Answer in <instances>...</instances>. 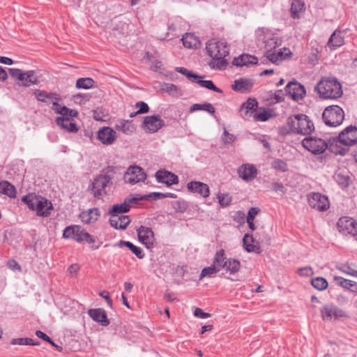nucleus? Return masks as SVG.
<instances>
[{
  "instance_id": "1",
  "label": "nucleus",
  "mask_w": 357,
  "mask_h": 357,
  "mask_svg": "<svg viewBox=\"0 0 357 357\" xmlns=\"http://www.w3.org/2000/svg\"><path fill=\"white\" fill-rule=\"evenodd\" d=\"M206 50L208 55L211 58L208 66L213 70H223L228 63L225 59L229 52L226 42L211 39L206 43Z\"/></svg>"
},
{
  "instance_id": "2",
  "label": "nucleus",
  "mask_w": 357,
  "mask_h": 357,
  "mask_svg": "<svg viewBox=\"0 0 357 357\" xmlns=\"http://www.w3.org/2000/svg\"><path fill=\"white\" fill-rule=\"evenodd\" d=\"M116 167L109 166L102 171V174L93 179L91 185L89 186V190L94 197L99 199L106 195V188L112 184V180L116 173Z\"/></svg>"
},
{
  "instance_id": "3",
  "label": "nucleus",
  "mask_w": 357,
  "mask_h": 357,
  "mask_svg": "<svg viewBox=\"0 0 357 357\" xmlns=\"http://www.w3.org/2000/svg\"><path fill=\"white\" fill-rule=\"evenodd\" d=\"M319 97L324 99L335 100L343 93L342 85L336 78L323 77L315 86Z\"/></svg>"
},
{
  "instance_id": "4",
  "label": "nucleus",
  "mask_w": 357,
  "mask_h": 357,
  "mask_svg": "<svg viewBox=\"0 0 357 357\" xmlns=\"http://www.w3.org/2000/svg\"><path fill=\"white\" fill-rule=\"evenodd\" d=\"M287 126L290 131L288 133L292 132L302 135H307L311 134L314 130V126L309 117L305 114H300L287 119Z\"/></svg>"
},
{
  "instance_id": "5",
  "label": "nucleus",
  "mask_w": 357,
  "mask_h": 357,
  "mask_svg": "<svg viewBox=\"0 0 357 357\" xmlns=\"http://www.w3.org/2000/svg\"><path fill=\"white\" fill-rule=\"evenodd\" d=\"M255 33L258 41L264 44L266 52L274 51L282 45V40L270 29L259 28Z\"/></svg>"
},
{
  "instance_id": "6",
  "label": "nucleus",
  "mask_w": 357,
  "mask_h": 357,
  "mask_svg": "<svg viewBox=\"0 0 357 357\" xmlns=\"http://www.w3.org/2000/svg\"><path fill=\"white\" fill-rule=\"evenodd\" d=\"M322 119L328 126L337 127L342 124L344 119V113L340 107L331 105L324 109Z\"/></svg>"
},
{
  "instance_id": "7",
  "label": "nucleus",
  "mask_w": 357,
  "mask_h": 357,
  "mask_svg": "<svg viewBox=\"0 0 357 357\" xmlns=\"http://www.w3.org/2000/svg\"><path fill=\"white\" fill-rule=\"evenodd\" d=\"M64 238H72L78 243L86 241L91 244L95 243V239L81 226L71 225L65 228L63 232Z\"/></svg>"
},
{
  "instance_id": "8",
  "label": "nucleus",
  "mask_w": 357,
  "mask_h": 357,
  "mask_svg": "<svg viewBox=\"0 0 357 357\" xmlns=\"http://www.w3.org/2000/svg\"><path fill=\"white\" fill-rule=\"evenodd\" d=\"M320 313L323 320L327 321H335L340 318L348 317L344 310L333 303L324 305L320 310Z\"/></svg>"
},
{
  "instance_id": "9",
  "label": "nucleus",
  "mask_w": 357,
  "mask_h": 357,
  "mask_svg": "<svg viewBox=\"0 0 357 357\" xmlns=\"http://www.w3.org/2000/svg\"><path fill=\"white\" fill-rule=\"evenodd\" d=\"M302 146L313 154H320L327 149V142L319 137H307L303 139Z\"/></svg>"
},
{
  "instance_id": "10",
  "label": "nucleus",
  "mask_w": 357,
  "mask_h": 357,
  "mask_svg": "<svg viewBox=\"0 0 357 357\" xmlns=\"http://www.w3.org/2000/svg\"><path fill=\"white\" fill-rule=\"evenodd\" d=\"M146 178V174L144 169L139 166H130L124 174V181L126 183L131 185L143 182Z\"/></svg>"
},
{
  "instance_id": "11",
  "label": "nucleus",
  "mask_w": 357,
  "mask_h": 357,
  "mask_svg": "<svg viewBox=\"0 0 357 357\" xmlns=\"http://www.w3.org/2000/svg\"><path fill=\"white\" fill-rule=\"evenodd\" d=\"M165 121L160 115L146 116L144 118L142 128L146 132L155 133L162 128Z\"/></svg>"
},
{
  "instance_id": "12",
  "label": "nucleus",
  "mask_w": 357,
  "mask_h": 357,
  "mask_svg": "<svg viewBox=\"0 0 357 357\" xmlns=\"http://www.w3.org/2000/svg\"><path fill=\"white\" fill-rule=\"evenodd\" d=\"M309 205L319 211H324L330 206L328 199L326 196L319 192H312L308 195Z\"/></svg>"
},
{
  "instance_id": "13",
  "label": "nucleus",
  "mask_w": 357,
  "mask_h": 357,
  "mask_svg": "<svg viewBox=\"0 0 357 357\" xmlns=\"http://www.w3.org/2000/svg\"><path fill=\"white\" fill-rule=\"evenodd\" d=\"M337 229L344 235L356 236L357 234V223L349 217H342L339 219Z\"/></svg>"
},
{
  "instance_id": "14",
  "label": "nucleus",
  "mask_w": 357,
  "mask_h": 357,
  "mask_svg": "<svg viewBox=\"0 0 357 357\" xmlns=\"http://www.w3.org/2000/svg\"><path fill=\"white\" fill-rule=\"evenodd\" d=\"M137 231L139 241L144 245L147 249H151L155 241L152 229L145 226H140Z\"/></svg>"
},
{
  "instance_id": "15",
  "label": "nucleus",
  "mask_w": 357,
  "mask_h": 357,
  "mask_svg": "<svg viewBox=\"0 0 357 357\" xmlns=\"http://www.w3.org/2000/svg\"><path fill=\"white\" fill-rule=\"evenodd\" d=\"M137 200H139V197L130 195L124 199L123 203L112 206L109 208L108 213L109 215H119L127 213L130 211L131 204L135 203Z\"/></svg>"
},
{
  "instance_id": "16",
  "label": "nucleus",
  "mask_w": 357,
  "mask_h": 357,
  "mask_svg": "<svg viewBox=\"0 0 357 357\" xmlns=\"http://www.w3.org/2000/svg\"><path fill=\"white\" fill-rule=\"evenodd\" d=\"M285 92L294 100L302 99L306 93L304 86L296 81L287 84L285 86Z\"/></svg>"
},
{
  "instance_id": "17",
  "label": "nucleus",
  "mask_w": 357,
  "mask_h": 357,
  "mask_svg": "<svg viewBox=\"0 0 357 357\" xmlns=\"http://www.w3.org/2000/svg\"><path fill=\"white\" fill-rule=\"evenodd\" d=\"M291 54L289 48L283 47L276 49L274 51L266 52L264 57L273 63H277L278 61L290 57Z\"/></svg>"
},
{
  "instance_id": "18",
  "label": "nucleus",
  "mask_w": 357,
  "mask_h": 357,
  "mask_svg": "<svg viewBox=\"0 0 357 357\" xmlns=\"http://www.w3.org/2000/svg\"><path fill=\"white\" fill-rule=\"evenodd\" d=\"M343 145L350 146L357 143V128L350 126L343 130L339 135Z\"/></svg>"
},
{
  "instance_id": "19",
  "label": "nucleus",
  "mask_w": 357,
  "mask_h": 357,
  "mask_svg": "<svg viewBox=\"0 0 357 357\" xmlns=\"http://www.w3.org/2000/svg\"><path fill=\"white\" fill-rule=\"evenodd\" d=\"M155 176L158 183H164L167 186L178 183V176L166 169H159L156 172Z\"/></svg>"
},
{
  "instance_id": "20",
  "label": "nucleus",
  "mask_w": 357,
  "mask_h": 357,
  "mask_svg": "<svg viewBox=\"0 0 357 357\" xmlns=\"http://www.w3.org/2000/svg\"><path fill=\"white\" fill-rule=\"evenodd\" d=\"M327 149L335 155H344L349 151V146L343 145L340 136L330 139L327 142Z\"/></svg>"
},
{
  "instance_id": "21",
  "label": "nucleus",
  "mask_w": 357,
  "mask_h": 357,
  "mask_svg": "<svg viewBox=\"0 0 357 357\" xmlns=\"http://www.w3.org/2000/svg\"><path fill=\"white\" fill-rule=\"evenodd\" d=\"M98 139L105 145H110L116 139V132L110 127H104L98 132Z\"/></svg>"
},
{
  "instance_id": "22",
  "label": "nucleus",
  "mask_w": 357,
  "mask_h": 357,
  "mask_svg": "<svg viewBox=\"0 0 357 357\" xmlns=\"http://www.w3.org/2000/svg\"><path fill=\"white\" fill-rule=\"evenodd\" d=\"M237 173L243 180L250 181L257 176V169L253 165L244 164L238 167Z\"/></svg>"
},
{
  "instance_id": "23",
  "label": "nucleus",
  "mask_w": 357,
  "mask_h": 357,
  "mask_svg": "<svg viewBox=\"0 0 357 357\" xmlns=\"http://www.w3.org/2000/svg\"><path fill=\"white\" fill-rule=\"evenodd\" d=\"M52 209L53 205L51 202L45 198L38 197L35 208L38 215L47 217L50 215Z\"/></svg>"
},
{
  "instance_id": "24",
  "label": "nucleus",
  "mask_w": 357,
  "mask_h": 357,
  "mask_svg": "<svg viewBox=\"0 0 357 357\" xmlns=\"http://www.w3.org/2000/svg\"><path fill=\"white\" fill-rule=\"evenodd\" d=\"M187 187L189 191L197 193L204 198L208 197L210 195L209 186L204 183L191 181L188 183Z\"/></svg>"
},
{
  "instance_id": "25",
  "label": "nucleus",
  "mask_w": 357,
  "mask_h": 357,
  "mask_svg": "<svg viewBox=\"0 0 357 357\" xmlns=\"http://www.w3.org/2000/svg\"><path fill=\"white\" fill-rule=\"evenodd\" d=\"M88 314L93 321L100 323L102 326H107L109 324V321L104 309H91L89 310Z\"/></svg>"
},
{
  "instance_id": "26",
  "label": "nucleus",
  "mask_w": 357,
  "mask_h": 357,
  "mask_svg": "<svg viewBox=\"0 0 357 357\" xmlns=\"http://www.w3.org/2000/svg\"><path fill=\"white\" fill-rule=\"evenodd\" d=\"M110 225L116 229H126L130 222L128 215H110Z\"/></svg>"
},
{
  "instance_id": "27",
  "label": "nucleus",
  "mask_w": 357,
  "mask_h": 357,
  "mask_svg": "<svg viewBox=\"0 0 357 357\" xmlns=\"http://www.w3.org/2000/svg\"><path fill=\"white\" fill-rule=\"evenodd\" d=\"M344 43V34L340 30H335L331 36L327 43L328 47L331 50H335Z\"/></svg>"
},
{
  "instance_id": "28",
  "label": "nucleus",
  "mask_w": 357,
  "mask_h": 357,
  "mask_svg": "<svg viewBox=\"0 0 357 357\" xmlns=\"http://www.w3.org/2000/svg\"><path fill=\"white\" fill-rule=\"evenodd\" d=\"M254 84V82L251 79H236L231 85V89L238 92L245 93L251 90Z\"/></svg>"
},
{
  "instance_id": "29",
  "label": "nucleus",
  "mask_w": 357,
  "mask_h": 357,
  "mask_svg": "<svg viewBox=\"0 0 357 357\" xmlns=\"http://www.w3.org/2000/svg\"><path fill=\"white\" fill-rule=\"evenodd\" d=\"M243 243L245 249L249 252L259 254L261 252V247L252 235L245 234L243 238Z\"/></svg>"
},
{
  "instance_id": "30",
  "label": "nucleus",
  "mask_w": 357,
  "mask_h": 357,
  "mask_svg": "<svg viewBox=\"0 0 357 357\" xmlns=\"http://www.w3.org/2000/svg\"><path fill=\"white\" fill-rule=\"evenodd\" d=\"M56 123L62 129L69 132H76L78 131L77 125L72 118L57 117Z\"/></svg>"
},
{
  "instance_id": "31",
  "label": "nucleus",
  "mask_w": 357,
  "mask_h": 357,
  "mask_svg": "<svg viewBox=\"0 0 357 357\" xmlns=\"http://www.w3.org/2000/svg\"><path fill=\"white\" fill-rule=\"evenodd\" d=\"M100 215L99 210L96 208L83 211L79 217L83 222L91 224L96 222Z\"/></svg>"
},
{
  "instance_id": "32",
  "label": "nucleus",
  "mask_w": 357,
  "mask_h": 357,
  "mask_svg": "<svg viewBox=\"0 0 357 357\" xmlns=\"http://www.w3.org/2000/svg\"><path fill=\"white\" fill-rule=\"evenodd\" d=\"M23 75V79L20 80V82L17 83L19 86L29 87L38 83V79L35 75V72L33 70L24 72Z\"/></svg>"
},
{
  "instance_id": "33",
  "label": "nucleus",
  "mask_w": 357,
  "mask_h": 357,
  "mask_svg": "<svg viewBox=\"0 0 357 357\" xmlns=\"http://www.w3.org/2000/svg\"><path fill=\"white\" fill-rule=\"evenodd\" d=\"M258 59L250 54H242L233 61V64L236 66H244L250 64H257Z\"/></svg>"
},
{
  "instance_id": "34",
  "label": "nucleus",
  "mask_w": 357,
  "mask_h": 357,
  "mask_svg": "<svg viewBox=\"0 0 357 357\" xmlns=\"http://www.w3.org/2000/svg\"><path fill=\"white\" fill-rule=\"evenodd\" d=\"M115 128L126 135H131L135 130V127L132 121L128 120H121L115 125Z\"/></svg>"
},
{
  "instance_id": "35",
  "label": "nucleus",
  "mask_w": 357,
  "mask_h": 357,
  "mask_svg": "<svg viewBox=\"0 0 357 357\" xmlns=\"http://www.w3.org/2000/svg\"><path fill=\"white\" fill-rule=\"evenodd\" d=\"M0 194L7 195L10 198L16 196V189L13 185L7 181L0 182Z\"/></svg>"
},
{
  "instance_id": "36",
  "label": "nucleus",
  "mask_w": 357,
  "mask_h": 357,
  "mask_svg": "<svg viewBox=\"0 0 357 357\" xmlns=\"http://www.w3.org/2000/svg\"><path fill=\"white\" fill-rule=\"evenodd\" d=\"M241 267L240 261L237 259L229 258L225 261L223 269L230 274H234L237 273Z\"/></svg>"
},
{
  "instance_id": "37",
  "label": "nucleus",
  "mask_w": 357,
  "mask_h": 357,
  "mask_svg": "<svg viewBox=\"0 0 357 357\" xmlns=\"http://www.w3.org/2000/svg\"><path fill=\"white\" fill-rule=\"evenodd\" d=\"M181 40L183 42V45L188 48L197 47L199 42L198 38L196 36H195L194 34L190 33H186L185 34H184L181 38Z\"/></svg>"
},
{
  "instance_id": "38",
  "label": "nucleus",
  "mask_w": 357,
  "mask_h": 357,
  "mask_svg": "<svg viewBox=\"0 0 357 357\" xmlns=\"http://www.w3.org/2000/svg\"><path fill=\"white\" fill-rule=\"evenodd\" d=\"M305 4L301 0H294L291 3V17L294 18H298L299 14L304 10Z\"/></svg>"
},
{
  "instance_id": "39",
  "label": "nucleus",
  "mask_w": 357,
  "mask_h": 357,
  "mask_svg": "<svg viewBox=\"0 0 357 357\" xmlns=\"http://www.w3.org/2000/svg\"><path fill=\"white\" fill-rule=\"evenodd\" d=\"M226 258L225 257L224 250H220L215 253L213 260V265L218 270L220 271L225 264Z\"/></svg>"
},
{
  "instance_id": "40",
  "label": "nucleus",
  "mask_w": 357,
  "mask_h": 357,
  "mask_svg": "<svg viewBox=\"0 0 357 357\" xmlns=\"http://www.w3.org/2000/svg\"><path fill=\"white\" fill-rule=\"evenodd\" d=\"M119 246H126L139 259H143L144 257V254L142 250L132 244L131 242L120 241Z\"/></svg>"
},
{
  "instance_id": "41",
  "label": "nucleus",
  "mask_w": 357,
  "mask_h": 357,
  "mask_svg": "<svg viewBox=\"0 0 357 357\" xmlns=\"http://www.w3.org/2000/svg\"><path fill=\"white\" fill-rule=\"evenodd\" d=\"M334 281L340 287L345 288L347 289H350L352 291H354V289H351L352 287L356 285V282L350 280L345 279L340 276H335L333 278Z\"/></svg>"
},
{
  "instance_id": "42",
  "label": "nucleus",
  "mask_w": 357,
  "mask_h": 357,
  "mask_svg": "<svg viewBox=\"0 0 357 357\" xmlns=\"http://www.w3.org/2000/svg\"><path fill=\"white\" fill-rule=\"evenodd\" d=\"M193 82L199 84L202 87L206 88L219 93H222V91L215 86L211 80H203L202 78H197V79L193 80Z\"/></svg>"
},
{
  "instance_id": "43",
  "label": "nucleus",
  "mask_w": 357,
  "mask_h": 357,
  "mask_svg": "<svg viewBox=\"0 0 357 357\" xmlns=\"http://www.w3.org/2000/svg\"><path fill=\"white\" fill-rule=\"evenodd\" d=\"M257 102L255 99L249 98L244 102L241 107V111H245V114L247 115L249 112L253 113L256 111L257 107Z\"/></svg>"
},
{
  "instance_id": "44",
  "label": "nucleus",
  "mask_w": 357,
  "mask_h": 357,
  "mask_svg": "<svg viewBox=\"0 0 357 357\" xmlns=\"http://www.w3.org/2000/svg\"><path fill=\"white\" fill-rule=\"evenodd\" d=\"M34 95L37 100L40 102H47V99H56L57 95L56 93H48L44 91L36 90Z\"/></svg>"
},
{
  "instance_id": "45",
  "label": "nucleus",
  "mask_w": 357,
  "mask_h": 357,
  "mask_svg": "<svg viewBox=\"0 0 357 357\" xmlns=\"http://www.w3.org/2000/svg\"><path fill=\"white\" fill-rule=\"evenodd\" d=\"M312 285L319 291L326 289L328 287L327 280L322 277H317L312 280Z\"/></svg>"
},
{
  "instance_id": "46",
  "label": "nucleus",
  "mask_w": 357,
  "mask_h": 357,
  "mask_svg": "<svg viewBox=\"0 0 357 357\" xmlns=\"http://www.w3.org/2000/svg\"><path fill=\"white\" fill-rule=\"evenodd\" d=\"M94 81L92 78H79L76 82V87L78 89H88L93 86Z\"/></svg>"
},
{
  "instance_id": "47",
  "label": "nucleus",
  "mask_w": 357,
  "mask_h": 357,
  "mask_svg": "<svg viewBox=\"0 0 357 357\" xmlns=\"http://www.w3.org/2000/svg\"><path fill=\"white\" fill-rule=\"evenodd\" d=\"M38 198V197L35 195L29 194L22 197V202L28 206L29 208L35 211Z\"/></svg>"
},
{
  "instance_id": "48",
  "label": "nucleus",
  "mask_w": 357,
  "mask_h": 357,
  "mask_svg": "<svg viewBox=\"0 0 357 357\" xmlns=\"http://www.w3.org/2000/svg\"><path fill=\"white\" fill-rule=\"evenodd\" d=\"M13 345H38V342H35L33 339L29 337H20L13 339L10 342Z\"/></svg>"
},
{
  "instance_id": "49",
  "label": "nucleus",
  "mask_w": 357,
  "mask_h": 357,
  "mask_svg": "<svg viewBox=\"0 0 357 357\" xmlns=\"http://www.w3.org/2000/svg\"><path fill=\"white\" fill-rule=\"evenodd\" d=\"M217 199L218 200V203L222 207L228 206L232 200L231 197L228 193L221 192L217 194Z\"/></svg>"
},
{
  "instance_id": "50",
  "label": "nucleus",
  "mask_w": 357,
  "mask_h": 357,
  "mask_svg": "<svg viewBox=\"0 0 357 357\" xmlns=\"http://www.w3.org/2000/svg\"><path fill=\"white\" fill-rule=\"evenodd\" d=\"M176 71L186 76V77L188 79L192 80V82H193V80L197 79V78H203L204 77L199 76V75L195 74L192 71H190L183 67H177L176 68Z\"/></svg>"
},
{
  "instance_id": "51",
  "label": "nucleus",
  "mask_w": 357,
  "mask_h": 357,
  "mask_svg": "<svg viewBox=\"0 0 357 357\" xmlns=\"http://www.w3.org/2000/svg\"><path fill=\"white\" fill-rule=\"evenodd\" d=\"M284 93L282 90H277L270 94L268 100H270L272 104L282 102L284 100Z\"/></svg>"
},
{
  "instance_id": "52",
  "label": "nucleus",
  "mask_w": 357,
  "mask_h": 357,
  "mask_svg": "<svg viewBox=\"0 0 357 357\" xmlns=\"http://www.w3.org/2000/svg\"><path fill=\"white\" fill-rule=\"evenodd\" d=\"M218 271L213 264L210 266L205 267L202 269L199 275V280H202L204 278L208 276L211 277L213 275L216 274Z\"/></svg>"
},
{
  "instance_id": "53",
  "label": "nucleus",
  "mask_w": 357,
  "mask_h": 357,
  "mask_svg": "<svg viewBox=\"0 0 357 357\" xmlns=\"http://www.w3.org/2000/svg\"><path fill=\"white\" fill-rule=\"evenodd\" d=\"M271 166L273 169L282 172H284L287 169V163L280 159H276L273 160L271 163Z\"/></svg>"
},
{
  "instance_id": "54",
  "label": "nucleus",
  "mask_w": 357,
  "mask_h": 357,
  "mask_svg": "<svg viewBox=\"0 0 357 357\" xmlns=\"http://www.w3.org/2000/svg\"><path fill=\"white\" fill-rule=\"evenodd\" d=\"M60 114L61 115L60 117L63 118H73L77 116L78 112L76 110L70 109L67 107H62Z\"/></svg>"
},
{
  "instance_id": "55",
  "label": "nucleus",
  "mask_w": 357,
  "mask_h": 357,
  "mask_svg": "<svg viewBox=\"0 0 357 357\" xmlns=\"http://www.w3.org/2000/svg\"><path fill=\"white\" fill-rule=\"evenodd\" d=\"M9 73L10 76L15 78L18 82H20V80L23 79V73L20 69L18 68H9Z\"/></svg>"
},
{
  "instance_id": "56",
  "label": "nucleus",
  "mask_w": 357,
  "mask_h": 357,
  "mask_svg": "<svg viewBox=\"0 0 357 357\" xmlns=\"http://www.w3.org/2000/svg\"><path fill=\"white\" fill-rule=\"evenodd\" d=\"M136 107L139 108V109L135 112V114H145L147 113L149 110V105L142 101L137 102Z\"/></svg>"
},
{
  "instance_id": "57",
  "label": "nucleus",
  "mask_w": 357,
  "mask_h": 357,
  "mask_svg": "<svg viewBox=\"0 0 357 357\" xmlns=\"http://www.w3.org/2000/svg\"><path fill=\"white\" fill-rule=\"evenodd\" d=\"M150 198H153L154 199H164L165 196L164 193L154 192L149 195H144L143 197H139V200L148 199Z\"/></svg>"
},
{
  "instance_id": "58",
  "label": "nucleus",
  "mask_w": 357,
  "mask_h": 357,
  "mask_svg": "<svg viewBox=\"0 0 357 357\" xmlns=\"http://www.w3.org/2000/svg\"><path fill=\"white\" fill-rule=\"evenodd\" d=\"M236 139V137L232 135L229 134L226 130L223 132V136H222V142L225 144H228L234 142Z\"/></svg>"
},
{
  "instance_id": "59",
  "label": "nucleus",
  "mask_w": 357,
  "mask_h": 357,
  "mask_svg": "<svg viewBox=\"0 0 357 357\" xmlns=\"http://www.w3.org/2000/svg\"><path fill=\"white\" fill-rule=\"evenodd\" d=\"M298 273L301 276L309 277L313 275V270L310 266H305L298 269Z\"/></svg>"
},
{
  "instance_id": "60",
  "label": "nucleus",
  "mask_w": 357,
  "mask_h": 357,
  "mask_svg": "<svg viewBox=\"0 0 357 357\" xmlns=\"http://www.w3.org/2000/svg\"><path fill=\"white\" fill-rule=\"evenodd\" d=\"M254 117L257 120L261 121H266L269 119L270 114L267 112L264 111L263 112L255 113L254 114Z\"/></svg>"
},
{
  "instance_id": "61",
  "label": "nucleus",
  "mask_w": 357,
  "mask_h": 357,
  "mask_svg": "<svg viewBox=\"0 0 357 357\" xmlns=\"http://www.w3.org/2000/svg\"><path fill=\"white\" fill-rule=\"evenodd\" d=\"M342 271L347 275L357 278V271L354 270L349 265H344Z\"/></svg>"
},
{
  "instance_id": "62",
  "label": "nucleus",
  "mask_w": 357,
  "mask_h": 357,
  "mask_svg": "<svg viewBox=\"0 0 357 357\" xmlns=\"http://www.w3.org/2000/svg\"><path fill=\"white\" fill-rule=\"evenodd\" d=\"M259 212V209L258 208L252 207L250 208L248 211L247 220H254L255 216L258 214Z\"/></svg>"
},
{
  "instance_id": "63",
  "label": "nucleus",
  "mask_w": 357,
  "mask_h": 357,
  "mask_svg": "<svg viewBox=\"0 0 357 357\" xmlns=\"http://www.w3.org/2000/svg\"><path fill=\"white\" fill-rule=\"evenodd\" d=\"M163 90L167 92L174 93V92H177L178 87L173 84L167 83V84H165Z\"/></svg>"
},
{
  "instance_id": "64",
  "label": "nucleus",
  "mask_w": 357,
  "mask_h": 357,
  "mask_svg": "<svg viewBox=\"0 0 357 357\" xmlns=\"http://www.w3.org/2000/svg\"><path fill=\"white\" fill-rule=\"evenodd\" d=\"M80 267L77 264H73L68 268V272L70 276L73 277L79 270Z\"/></svg>"
}]
</instances>
